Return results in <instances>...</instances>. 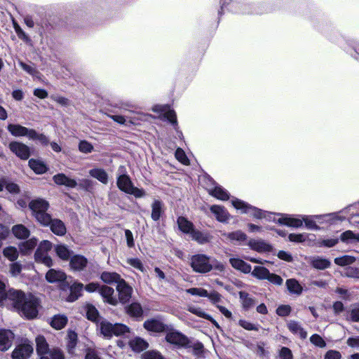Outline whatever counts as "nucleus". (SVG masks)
I'll list each match as a JSON object with an SVG mask.
<instances>
[{
  "mask_svg": "<svg viewBox=\"0 0 359 359\" xmlns=\"http://www.w3.org/2000/svg\"><path fill=\"white\" fill-rule=\"evenodd\" d=\"M13 306L21 315L28 319L37 316L39 302L33 294L21 290H6V285L0 280V306Z\"/></svg>",
  "mask_w": 359,
  "mask_h": 359,
  "instance_id": "f257e3e1",
  "label": "nucleus"
},
{
  "mask_svg": "<svg viewBox=\"0 0 359 359\" xmlns=\"http://www.w3.org/2000/svg\"><path fill=\"white\" fill-rule=\"evenodd\" d=\"M232 205L242 214H248L257 219H266L289 227L299 228L302 226V215H292L287 214L273 213L257 208L238 198L231 199Z\"/></svg>",
  "mask_w": 359,
  "mask_h": 359,
  "instance_id": "f03ea898",
  "label": "nucleus"
},
{
  "mask_svg": "<svg viewBox=\"0 0 359 359\" xmlns=\"http://www.w3.org/2000/svg\"><path fill=\"white\" fill-rule=\"evenodd\" d=\"M29 207L36 219L43 226H49L51 222L50 215L47 213L49 207L48 203L42 198L32 200Z\"/></svg>",
  "mask_w": 359,
  "mask_h": 359,
  "instance_id": "7ed1b4c3",
  "label": "nucleus"
},
{
  "mask_svg": "<svg viewBox=\"0 0 359 359\" xmlns=\"http://www.w3.org/2000/svg\"><path fill=\"white\" fill-rule=\"evenodd\" d=\"M101 334L106 338H111L113 336H121L129 332V328L121 323L112 324L108 321L103 320L100 324Z\"/></svg>",
  "mask_w": 359,
  "mask_h": 359,
  "instance_id": "20e7f679",
  "label": "nucleus"
},
{
  "mask_svg": "<svg viewBox=\"0 0 359 359\" xmlns=\"http://www.w3.org/2000/svg\"><path fill=\"white\" fill-rule=\"evenodd\" d=\"M190 264L194 271L200 273H208L213 268L210 258L202 254L192 256Z\"/></svg>",
  "mask_w": 359,
  "mask_h": 359,
  "instance_id": "39448f33",
  "label": "nucleus"
},
{
  "mask_svg": "<svg viewBox=\"0 0 359 359\" xmlns=\"http://www.w3.org/2000/svg\"><path fill=\"white\" fill-rule=\"evenodd\" d=\"M52 248V243L48 241H43L40 243L35 254V261L44 264L47 267L53 266V260L48 255V252Z\"/></svg>",
  "mask_w": 359,
  "mask_h": 359,
  "instance_id": "423d86ee",
  "label": "nucleus"
},
{
  "mask_svg": "<svg viewBox=\"0 0 359 359\" xmlns=\"http://www.w3.org/2000/svg\"><path fill=\"white\" fill-rule=\"evenodd\" d=\"M32 344L27 340H25L18 345L12 353L13 359H27L33 352Z\"/></svg>",
  "mask_w": 359,
  "mask_h": 359,
  "instance_id": "0eeeda50",
  "label": "nucleus"
},
{
  "mask_svg": "<svg viewBox=\"0 0 359 359\" xmlns=\"http://www.w3.org/2000/svg\"><path fill=\"white\" fill-rule=\"evenodd\" d=\"M153 111L155 112H158L163 115V116L168 119L170 123L175 126H177V117L175 112L170 109L168 106L166 105H156L153 107ZM175 129L178 133V136L180 138L183 137L182 133L181 131L177 130V127H175Z\"/></svg>",
  "mask_w": 359,
  "mask_h": 359,
  "instance_id": "6e6552de",
  "label": "nucleus"
},
{
  "mask_svg": "<svg viewBox=\"0 0 359 359\" xmlns=\"http://www.w3.org/2000/svg\"><path fill=\"white\" fill-rule=\"evenodd\" d=\"M165 340L167 342L177 347H186L189 345L188 338L182 333L175 330L167 332Z\"/></svg>",
  "mask_w": 359,
  "mask_h": 359,
  "instance_id": "1a4fd4ad",
  "label": "nucleus"
},
{
  "mask_svg": "<svg viewBox=\"0 0 359 359\" xmlns=\"http://www.w3.org/2000/svg\"><path fill=\"white\" fill-rule=\"evenodd\" d=\"M9 149L18 157L22 160H27L30 156L29 147L19 142H12L9 144Z\"/></svg>",
  "mask_w": 359,
  "mask_h": 359,
  "instance_id": "9d476101",
  "label": "nucleus"
},
{
  "mask_svg": "<svg viewBox=\"0 0 359 359\" xmlns=\"http://www.w3.org/2000/svg\"><path fill=\"white\" fill-rule=\"evenodd\" d=\"M249 248L259 253L269 252L272 250V245L262 239H250L248 242Z\"/></svg>",
  "mask_w": 359,
  "mask_h": 359,
  "instance_id": "9b49d317",
  "label": "nucleus"
},
{
  "mask_svg": "<svg viewBox=\"0 0 359 359\" xmlns=\"http://www.w3.org/2000/svg\"><path fill=\"white\" fill-rule=\"evenodd\" d=\"M14 334L9 330L0 329V351L8 350L13 344Z\"/></svg>",
  "mask_w": 359,
  "mask_h": 359,
  "instance_id": "f8f14e48",
  "label": "nucleus"
},
{
  "mask_svg": "<svg viewBox=\"0 0 359 359\" xmlns=\"http://www.w3.org/2000/svg\"><path fill=\"white\" fill-rule=\"evenodd\" d=\"M116 290L118 292L119 300L121 303L125 304L130 300L133 289L124 280L117 285Z\"/></svg>",
  "mask_w": 359,
  "mask_h": 359,
  "instance_id": "ddd939ff",
  "label": "nucleus"
},
{
  "mask_svg": "<svg viewBox=\"0 0 359 359\" xmlns=\"http://www.w3.org/2000/svg\"><path fill=\"white\" fill-rule=\"evenodd\" d=\"M210 210L218 222L224 223L229 220L230 215L224 207L213 205Z\"/></svg>",
  "mask_w": 359,
  "mask_h": 359,
  "instance_id": "4468645a",
  "label": "nucleus"
},
{
  "mask_svg": "<svg viewBox=\"0 0 359 359\" xmlns=\"http://www.w3.org/2000/svg\"><path fill=\"white\" fill-rule=\"evenodd\" d=\"M8 130L15 137L27 136L29 138L31 134H34L33 129H29L18 124H9Z\"/></svg>",
  "mask_w": 359,
  "mask_h": 359,
  "instance_id": "2eb2a0df",
  "label": "nucleus"
},
{
  "mask_svg": "<svg viewBox=\"0 0 359 359\" xmlns=\"http://www.w3.org/2000/svg\"><path fill=\"white\" fill-rule=\"evenodd\" d=\"M53 180L57 185H64L68 188H76L78 186V183L74 179L69 178L63 173L54 175Z\"/></svg>",
  "mask_w": 359,
  "mask_h": 359,
  "instance_id": "dca6fc26",
  "label": "nucleus"
},
{
  "mask_svg": "<svg viewBox=\"0 0 359 359\" xmlns=\"http://www.w3.org/2000/svg\"><path fill=\"white\" fill-rule=\"evenodd\" d=\"M99 292L104 299V302L113 306L117 304L118 301L116 298L114 296V290L112 287L103 285L100 287Z\"/></svg>",
  "mask_w": 359,
  "mask_h": 359,
  "instance_id": "f3484780",
  "label": "nucleus"
},
{
  "mask_svg": "<svg viewBox=\"0 0 359 359\" xmlns=\"http://www.w3.org/2000/svg\"><path fill=\"white\" fill-rule=\"evenodd\" d=\"M324 219V215H302V223H305V226L308 229L311 230H319L320 228L316 224L317 220Z\"/></svg>",
  "mask_w": 359,
  "mask_h": 359,
  "instance_id": "a211bd4d",
  "label": "nucleus"
},
{
  "mask_svg": "<svg viewBox=\"0 0 359 359\" xmlns=\"http://www.w3.org/2000/svg\"><path fill=\"white\" fill-rule=\"evenodd\" d=\"M116 184L121 191L126 194H128L130 189L133 187L130 177L126 174H121L118 176Z\"/></svg>",
  "mask_w": 359,
  "mask_h": 359,
  "instance_id": "6ab92c4d",
  "label": "nucleus"
},
{
  "mask_svg": "<svg viewBox=\"0 0 359 359\" xmlns=\"http://www.w3.org/2000/svg\"><path fill=\"white\" fill-rule=\"evenodd\" d=\"M88 259L83 255H74L71 257L69 265L74 271H82L86 266Z\"/></svg>",
  "mask_w": 359,
  "mask_h": 359,
  "instance_id": "aec40b11",
  "label": "nucleus"
},
{
  "mask_svg": "<svg viewBox=\"0 0 359 359\" xmlns=\"http://www.w3.org/2000/svg\"><path fill=\"white\" fill-rule=\"evenodd\" d=\"M144 327L154 332H161L165 330V325L159 320L149 319L144 323Z\"/></svg>",
  "mask_w": 359,
  "mask_h": 359,
  "instance_id": "412c9836",
  "label": "nucleus"
},
{
  "mask_svg": "<svg viewBox=\"0 0 359 359\" xmlns=\"http://www.w3.org/2000/svg\"><path fill=\"white\" fill-rule=\"evenodd\" d=\"M46 278L49 283H60L67 278L66 274L61 270L50 269L46 274Z\"/></svg>",
  "mask_w": 359,
  "mask_h": 359,
  "instance_id": "4be33fe9",
  "label": "nucleus"
},
{
  "mask_svg": "<svg viewBox=\"0 0 359 359\" xmlns=\"http://www.w3.org/2000/svg\"><path fill=\"white\" fill-rule=\"evenodd\" d=\"M229 262L233 269L244 273H249L251 271V266L239 258H231Z\"/></svg>",
  "mask_w": 359,
  "mask_h": 359,
  "instance_id": "5701e85b",
  "label": "nucleus"
},
{
  "mask_svg": "<svg viewBox=\"0 0 359 359\" xmlns=\"http://www.w3.org/2000/svg\"><path fill=\"white\" fill-rule=\"evenodd\" d=\"M190 236L192 240L196 241L199 244H205L209 243L212 239V237L208 232L201 231L195 229L191 232Z\"/></svg>",
  "mask_w": 359,
  "mask_h": 359,
  "instance_id": "b1692460",
  "label": "nucleus"
},
{
  "mask_svg": "<svg viewBox=\"0 0 359 359\" xmlns=\"http://www.w3.org/2000/svg\"><path fill=\"white\" fill-rule=\"evenodd\" d=\"M208 192L211 196L221 201H227L229 198V192L218 184L209 189Z\"/></svg>",
  "mask_w": 359,
  "mask_h": 359,
  "instance_id": "393cba45",
  "label": "nucleus"
},
{
  "mask_svg": "<svg viewBox=\"0 0 359 359\" xmlns=\"http://www.w3.org/2000/svg\"><path fill=\"white\" fill-rule=\"evenodd\" d=\"M187 311L198 317L211 321L216 327H219L218 323L212 318L211 316L206 313L201 308L194 305H188Z\"/></svg>",
  "mask_w": 359,
  "mask_h": 359,
  "instance_id": "a878e982",
  "label": "nucleus"
},
{
  "mask_svg": "<svg viewBox=\"0 0 359 359\" xmlns=\"http://www.w3.org/2000/svg\"><path fill=\"white\" fill-rule=\"evenodd\" d=\"M100 279L105 283L113 284L120 283L123 279H122L120 275L116 272L104 271L100 275Z\"/></svg>",
  "mask_w": 359,
  "mask_h": 359,
  "instance_id": "bb28decb",
  "label": "nucleus"
},
{
  "mask_svg": "<svg viewBox=\"0 0 359 359\" xmlns=\"http://www.w3.org/2000/svg\"><path fill=\"white\" fill-rule=\"evenodd\" d=\"M287 327L294 334L298 335L301 339H304L307 337V332L296 321L291 320L287 323Z\"/></svg>",
  "mask_w": 359,
  "mask_h": 359,
  "instance_id": "cd10ccee",
  "label": "nucleus"
},
{
  "mask_svg": "<svg viewBox=\"0 0 359 359\" xmlns=\"http://www.w3.org/2000/svg\"><path fill=\"white\" fill-rule=\"evenodd\" d=\"M90 175L97 180L99 182L104 184L108 183V174L102 168H93L89 170Z\"/></svg>",
  "mask_w": 359,
  "mask_h": 359,
  "instance_id": "c85d7f7f",
  "label": "nucleus"
},
{
  "mask_svg": "<svg viewBox=\"0 0 359 359\" xmlns=\"http://www.w3.org/2000/svg\"><path fill=\"white\" fill-rule=\"evenodd\" d=\"M340 240L346 244L357 243H359V233L348 230L341 234Z\"/></svg>",
  "mask_w": 359,
  "mask_h": 359,
  "instance_id": "c756f323",
  "label": "nucleus"
},
{
  "mask_svg": "<svg viewBox=\"0 0 359 359\" xmlns=\"http://www.w3.org/2000/svg\"><path fill=\"white\" fill-rule=\"evenodd\" d=\"M51 231L57 236H63L66 233V227L60 219H52L49 224Z\"/></svg>",
  "mask_w": 359,
  "mask_h": 359,
  "instance_id": "7c9ffc66",
  "label": "nucleus"
},
{
  "mask_svg": "<svg viewBox=\"0 0 359 359\" xmlns=\"http://www.w3.org/2000/svg\"><path fill=\"white\" fill-rule=\"evenodd\" d=\"M311 264L313 267L319 270H323L330 266V262L321 257H313L311 259Z\"/></svg>",
  "mask_w": 359,
  "mask_h": 359,
  "instance_id": "2f4dec72",
  "label": "nucleus"
},
{
  "mask_svg": "<svg viewBox=\"0 0 359 359\" xmlns=\"http://www.w3.org/2000/svg\"><path fill=\"white\" fill-rule=\"evenodd\" d=\"M179 229L184 233L191 234L194 231V224L184 217L177 219Z\"/></svg>",
  "mask_w": 359,
  "mask_h": 359,
  "instance_id": "473e14b6",
  "label": "nucleus"
},
{
  "mask_svg": "<svg viewBox=\"0 0 359 359\" xmlns=\"http://www.w3.org/2000/svg\"><path fill=\"white\" fill-rule=\"evenodd\" d=\"M56 255L62 260H68L72 252L64 244H59L55 246Z\"/></svg>",
  "mask_w": 359,
  "mask_h": 359,
  "instance_id": "72a5a7b5",
  "label": "nucleus"
},
{
  "mask_svg": "<svg viewBox=\"0 0 359 359\" xmlns=\"http://www.w3.org/2000/svg\"><path fill=\"white\" fill-rule=\"evenodd\" d=\"M13 235L19 239H25L29 236V229L22 224H17L13 226Z\"/></svg>",
  "mask_w": 359,
  "mask_h": 359,
  "instance_id": "f704fd0d",
  "label": "nucleus"
},
{
  "mask_svg": "<svg viewBox=\"0 0 359 359\" xmlns=\"http://www.w3.org/2000/svg\"><path fill=\"white\" fill-rule=\"evenodd\" d=\"M163 203L159 200H154L151 204V218L154 221H158L163 212Z\"/></svg>",
  "mask_w": 359,
  "mask_h": 359,
  "instance_id": "c9c22d12",
  "label": "nucleus"
},
{
  "mask_svg": "<svg viewBox=\"0 0 359 359\" xmlns=\"http://www.w3.org/2000/svg\"><path fill=\"white\" fill-rule=\"evenodd\" d=\"M239 297L241 299L242 306L245 310L250 309L255 304V300L245 292L241 291L239 292Z\"/></svg>",
  "mask_w": 359,
  "mask_h": 359,
  "instance_id": "e433bc0d",
  "label": "nucleus"
},
{
  "mask_svg": "<svg viewBox=\"0 0 359 359\" xmlns=\"http://www.w3.org/2000/svg\"><path fill=\"white\" fill-rule=\"evenodd\" d=\"M222 236L227 238L229 241L233 242H243L247 239V235L241 230L230 233H223Z\"/></svg>",
  "mask_w": 359,
  "mask_h": 359,
  "instance_id": "4c0bfd02",
  "label": "nucleus"
},
{
  "mask_svg": "<svg viewBox=\"0 0 359 359\" xmlns=\"http://www.w3.org/2000/svg\"><path fill=\"white\" fill-rule=\"evenodd\" d=\"M67 318L64 315H55L50 321V325L55 330L62 329L67 323Z\"/></svg>",
  "mask_w": 359,
  "mask_h": 359,
  "instance_id": "58836bf2",
  "label": "nucleus"
},
{
  "mask_svg": "<svg viewBox=\"0 0 359 359\" xmlns=\"http://www.w3.org/2000/svg\"><path fill=\"white\" fill-rule=\"evenodd\" d=\"M30 168L36 174L45 173L47 170L46 165L41 161L30 159L29 161Z\"/></svg>",
  "mask_w": 359,
  "mask_h": 359,
  "instance_id": "ea45409f",
  "label": "nucleus"
},
{
  "mask_svg": "<svg viewBox=\"0 0 359 359\" xmlns=\"http://www.w3.org/2000/svg\"><path fill=\"white\" fill-rule=\"evenodd\" d=\"M130 346L135 351L140 352L146 349L148 346V344L143 339L135 337L130 341Z\"/></svg>",
  "mask_w": 359,
  "mask_h": 359,
  "instance_id": "a19ab883",
  "label": "nucleus"
},
{
  "mask_svg": "<svg viewBox=\"0 0 359 359\" xmlns=\"http://www.w3.org/2000/svg\"><path fill=\"white\" fill-rule=\"evenodd\" d=\"M36 351L38 354L40 355V358L42 355H45L46 352H49L51 349H49L48 347V344L43 337L39 336L36 339Z\"/></svg>",
  "mask_w": 359,
  "mask_h": 359,
  "instance_id": "79ce46f5",
  "label": "nucleus"
},
{
  "mask_svg": "<svg viewBox=\"0 0 359 359\" xmlns=\"http://www.w3.org/2000/svg\"><path fill=\"white\" fill-rule=\"evenodd\" d=\"M252 275L259 280H266L269 276V271L261 266H255L252 271Z\"/></svg>",
  "mask_w": 359,
  "mask_h": 359,
  "instance_id": "37998d69",
  "label": "nucleus"
},
{
  "mask_svg": "<svg viewBox=\"0 0 359 359\" xmlns=\"http://www.w3.org/2000/svg\"><path fill=\"white\" fill-rule=\"evenodd\" d=\"M83 288L82 283H74L70 287V294L68 297V301L74 302L78 299L81 295V292Z\"/></svg>",
  "mask_w": 359,
  "mask_h": 359,
  "instance_id": "c03bdc74",
  "label": "nucleus"
},
{
  "mask_svg": "<svg viewBox=\"0 0 359 359\" xmlns=\"http://www.w3.org/2000/svg\"><path fill=\"white\" fill-rule=\"evenodd\" d=\"M306 238H316V236L312 233H290L288 236V239L291 242L303 243L306 241Z\"/></svg>",
  "mask_w": 359,
  "mask_h": 359,
  "instance_id": "a18cd8bd",
  "label": "nucleus"
},
{
  "mask_svg": "<svg viewBox=\"0 0 359 359\" xmlns=\"http://www.w3.org/2000/svg\"><path fill=\"white\" fill-rule=\"evenodd\" d=\"M348 320L353 322H359V304H354L350 306L346 316Z\"/></svg>",
  "mask_w": 359,
  "mask_h": 359,
  "instance_id": "49530a36",
  "label": "nucleus"
},
{
  "mask_svg": "<svg viewBox=\"0 0 359 359\" xmlns=\"http://www.w3.org/2000/svg\"><path fill=\"white\" fill-rule=\"evenodd\" d=\"M37 241L35 238H31L25 242H23L20 245V250L23 254H28L36 245Z\"/></svg>",
  "mask_w": 359,
  "mask_h": 359,
  "instance_id": "de8ad7c7",
  "label": "nucleus"
},
{
  "mask_svg": "<svg viewBox=\"0 0 359 359\" xmlns=\"http://www.w3.org/2000/svg\"><path fill=\"white\" fill-rule=\"evenodd\" d=\"M127 313L128 315L133 317H140L142 315V309L140 304L133 303L127 307Z\"/></svg>",
  "mask_w": 359,
  "mask_h": 359,
  "instance_id": "09e8293b",
  "label": "nucleus"
},
{
  "mask_svg": "<svg viewBox=\"0 0 359 359\" xmlns=\"http://www.w3.org/2000/svg\"><path fill=\"white\" fill-rule=\"evenodd\" d=\"M77 343V334L72 330H69L67 333V348L70 353H73Z\"/></svg>",
  "mask_w": 359,
  "mask_h": 359,
  "instance_id": "8fccbe9b",
  "label": "nucleus"
},
{
  "mask_svg": "<svg viewBox=\"0 0 359 359\" xmlns=\"http://www.w3.org/2000/svg\"><path fill=\"white\" fill-rule=\"evenodd\" d=\"M286 285L290 292L295 294H300L302 291V287L300 284L295 279H288L286 281Z\"/></svg>",
  "mask_w": 359,
  "mask_h": 359,
  "instance_id": "3c124183",
  "label": "nucleus"
},
{
  "mask_svg": "<svg viewBox=\"0 0 359 359\" xmlns=\"http://www.w3.org/2000/svg\"><path fill=\"white\" fill-rule=\"evenodd\" d=\"M40 359H64V355L59 348H54L45 355H42Z\"/></svg>",
  "mask_w": 359,
  "mask_h": 359,
  "instance_id": "603ef678",
  "label": "nucleus"
},
{
  "mask_svg": "<svg viewBox=\"0 0 359 359\" xmlns=\"http://www.w3.org/2000/svg\"><path fill=\"white\" fill-rule=\"evenodd\" d=\"M3 254L11 262L16 260L18 257V250L12 246L6 248L3 251Z\"/></svg>",
  "mask_w": 359,
  "mask_h": 359,
  "instance_id": "864d4df0",
  "label": "nucleus"
},
{
  "mask_svg": "<svg viewBox=\"0 0 359 359\" xmlns=\"http://www.w3.org/2000/svg\"><path fill=\"white\" fill-rule=\"evenodd\" d=\"M355 257L352 256L345 255L334 259V263L339 266H346L349 265L355 262Z\"/></svg>",
  "mask_w": 359,
  "mask_h": 359,
  "instance_id": "5fc2aeb1",
  "label": "nucleus"
},
{
  "mask_svg": "<svg viewBox=\"0 0 359 359\" xmlns=\"http://www.w3.org/2000/svg\"><path fill=\"white\" fill-rule=\"evenodd\" d=\"M86 316L88 320L95 322L99 318V313L95 306L88 305L86 306Z\"/></svg>",
  "mask_w": 359,
  "mask_h": 359,
  "instance_id": "6e6d98bb",
  "label": "nucleus"
},
{
  "mask_svg": "<svg viewBox=\"0 0 359 359\" xmlns=\"http://www.w3.org/2000/svg\"><path fill=\"white\" fill-rule=\"evenodd\" d=\"M350 207H347L339 212H334L330 214L323 215L324 218H328L329 220H344L346 219L345 215H340L341 213H346Z\"/></svg>",
  "mask_w": 359,
  "mask_h": 359,
  "instance_id": "4d7b16f0",
  "label": "nucleus"
},
{
  "mask_svg": "<svg viewBox=\"0 0 359 359\" xmlns=\"http://www.w3.org/2000/svg\"><path fill=\"white\" fill-rule=\"evenodd\" d=\"M186 292L193 296L205 297L208 296V291L202 287H191L187 289Z\"/></svg>",
  "mask_w": 359,
  "mask_h": 359,
  "instance_id": "13d9d810",
  "label": "nucleus"
},
{
  "mask_svg": "<svg viewBox=\"0 0 359 359\" xmlns=\"http://www.w3.org/2000/svg\"><path fill=\"white\" fill-rule=\"evenodd\" d=\"M310 341L314 346L319 348H325L326 346V342L323 338L318 334H314L311 336Z\"/></svg>",
  "mask_w": 359,
  "mask_h": 359,
  "instance_id": "bf43d9fd",
  "label": "nucleus"
},
{
  "mask_svg": "<svg viewBox=\"0 0 359 359\" xmlns=\"http://www.w3.org/2000/svg\"><path fill=\"white\" fill-rule=\"evenodd\" d=\"M79 150L83 154H89L93 151V146L86 140H81L79 143Z\"/></svg>",
  "mask_w": 359,
  "mask_h": 359,
  "instance_id": "052dcab7",
  "label": "nucleus"
},
{
  "mask_svg": "<svg viewBox=\"0 0 359 359\" xmlns=\"http://www.w3.org/2000/svg\"><path fill=\"white\" fill-rule=\"evenodd\" d=\"M175 158L182 164L189 165V160L188 159L185 152L181 148H177L175 151Z\"/></svg>",
  "mask_w": 359,
  "mask_h": 359,
  "instance_id": "680f3d73",
  "label": "nucleus"
},
{
  "mask_svg": "<svg viewBox=\"0 0 359 359\" xmlns=\"http://www.w3.org/2000/svg\"><path fill=\"white\" fill-rule=\"evenodd\" d=\"M127 263L133 266V268L143 272L144 268L140 259L138 258H128L126 260Z\"/></svg>",
  "mask_w": 359,
  "mask_h": 359,
  "instance_id": "e2e57ef3",
  "label": "nucleus"
},
{
  "mask_svg": "<svg viewBox=\"0 0 359 359\" xmlns=\"http://www.w3.org/2000/svg\"><path fill=\"white\" fill-rule=\"evenodd\" d=\"M339 240L337 238H327V239H323L320 241H318L316 245L319 247L325 246L327 248H331L334 246L337 243Z\"/></svg>",
  "mask_w": 359,
  "mask_h": 359,
  "instance_id": "0e129e2a",
  "label": "nucleus"
},
{
  "mask_svg": "<svg viewBox=\"0 0 359 359\" xmlns=\"http://www.w3.org/2000/svg\"><path fill=\"white\" fill-rule=\"evenodd\" d=\"M238 324L246 330H259V326L245 320H240Z\"/></svg>",
  "mask_w": 359,
  "mask_h": 359,
  "instance_id": "69168bd1",
  "label": "nucleus"
},
{
  "mask_svg": "<svg viewBox=\"0 0 359 359\" xmlns=\"http://www.w3.org/2000/svg\"><path fill=\"white\" fill-rule=\"evenodd\" d=\"M208 297L209 300L215 305H218L217 304L222 301V295L216 291H212L210 292H208Z\"/></svg>",
  "mask_w": 359,
  "mask_h": 359,
  "instance_id": "338daca9",
  "label": "nucleus"
},
{
  "mask_svg": "<svg viewBox=\"0 0 359 359\" xmlns=\"http://www.w3.org/2000/svg\"><path fill=\"white\" fill-rule=\"evenodd\" d=\"M280 359H293L291 350L287 347H282L279 352Z\"/></svg>",
  "mask_w": 359,
  "mask_h": 359,
  "instance_id": "774afa93",
  "label": "nucleus"
}]
</instances>
